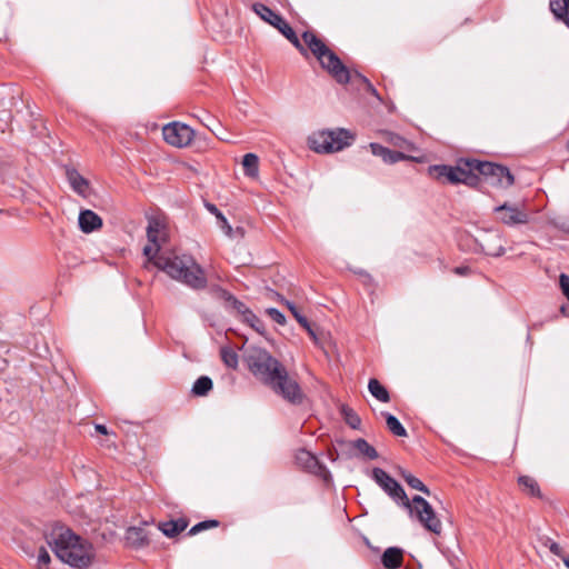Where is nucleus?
<instances>
[{"instance_id":"obj_1","label":"nucleus","mask_w":569,"mask_h":569,"mask_svg":"<svg viewBox=\"0 0 569 569\" xmlns=\"http://www.w3.org/2000/svg\"><path fill=\"white\" fill-rule=\"evenodd\" d=\"M147 238L150 244L143 248V254L159 270L170 278L178 280L194 290L206 288L207 278L203 269L191 256H158L162 243L167 241V228L158 218H150L147 227Z\"/></svg>"},{"instance_id":"obj_2","label":"nucleus","mask_w":569,"mask_h":569,"mask_svg":"<svg viewBox=\"0 0 569 569\" xmlns=\"http://www.w3.org/2000/svg\"><path fill=\"white\" fill-rule=\"evenodd\" d=\"M247 363L252 375L269 386L277 395L293 405L302 402L303 393L299 383L267 350L251 348L247 355Z\"/></svg>"},{"instance_id":"obj_3","label":"nucleus","mask_w":569,"mask_h":569,"mask_svg":"<svg viewBox=\"0 0 569 569\" xmlns=\"http://www.w3.org/2000/svg\"><path fill=\"white\" fill-rule=\"evenodd\" d=\"M372 478L396 502H400L411 517H416L425 529L435 535L441 533V521L425 498L415 496L410 501L399 482L381 468L372 469Z\"/></svg>"},{"instance_id":"obj_4","label":"nucleus","mask_w":569,"mask_h":569,"mask_svg":"<svg viewBox=\"0 0 569 569\" xmlns=\"http://www.w3.org/2000/svg\"><path fill=\"white\" fill-rule=\"evenodd\" d=\"M47 543L64 563L78 569L89 567L93 560L92 545L63 525H54L46 533Z\"/></svg>"},{"instance_id":"obj_5","label":"nucleus","mask_w":569,"mask_h":569,"mask_svg":"<svg viewBox=\"0 0 569 569\" xmlns=\"http://www.w3.org/2000/svg\"><path fill=\"white\" fill-rule=\"evenodd\" d=\"M302 40L306 47L320 62L321 67L326 69L339 83H348L350 80V72L347 67L341 62L339 57L331 51L326 43L318 38L312 31H305Z\"/></svg>"},{"instance_id":"obj_6","label":"nucleus","mask_w":569,"mask_h":569,"mask_svg":"<svg viewBox=\"0 0 569 569\" xmlns=\"http://www.w3.org/2000/svg\"><path fill=\"white\" fill-rule=\"evenodd\" d=\"M355 140V134L343 128L322 130L309 137L308 143L317 153H331L349 147Z\"/></svg>"},{"instance_id":"obj_7","label":"nucleus","mask_w":569,"mask_h":569,"mask_svg":"<svg viewBox=\"0 0 569 569\" xmlns=\"http://www.w3.org/2000/svg\"><path fill=\"white\" fill-rule=\"evenodd\" d=\"M493 212L498 222L510 227L525 226L530 222V212L523 202H505L495 207Z\"/></svg>"},{"instance_id":"obj_8","label":"nucleus","mask_w":569,"mask_h":569,"mask_svg":"<svg viewBox=\"0 0 569 569\" xmlns=\"http://www.w3.org/2000/svg\"><path fill=\"white\" fill-rule=\"evenodd\" d=\"M252 9L263 21L277 28L302 54H306V48L301 44L300 39L280 14L263 3H254Z\"/></svg>"},{"instance_id":"obj_9","label":"nucleus","mask_w":569,"mask_h":569,"mask_svg":"<svg viewBox=\"0 0 569 569\" xmlns=\"http://www.w3.org/2000/svg\"><path fill=\"white\" fill-rule=\"evenodd\" d=\"M470 164L477 169L478 173L485 176L492 184L499 188H510L515 182V178L507 167L479 160H473Z\"/></svg>"},{"instance_id":"obj_10","label":"nucleus","mask_w":569,"mask_h":569,"mask_svg":"<svg viewBox=\"0 0 569 569\" xmlns=\"http://www.w3.org/2000/svg\"><path fill=\"white\" fill-rule=\"evenodd\" d=\"M162 136L166 142L173 147L182 148L190 144L193 139V130L180 122L168 123L162 129Z\"/></svg>"},{"instance_id":"obj_11","label":"nucleus","mask_w":569,"mask_h":569,"mask_svg":"<svg viewBox=\"0 0 569 569\" xmlns=\"http://www.w3.org/2000/svg\"><path fill=\"white\" fill-rule=\"evenodd\" d=\"M473 160L475 159L463 160L460 162V164L456 167V174L459 178L458 183H463L470 187H475L478 184L479 178L475 173L477 172V169L472 168L470 164Z\"/></svg>"},{"instance_id":"obj_12","label":"nucleus","mask_w":569,"mask_h":569,"mask_svg":"<svg viewBox=\"0 0 569 569\" xmlns=\"http://www.w3.org/2000/svg\"><path fill=\"white\" fill-rule=\"evenodd\" d=\"M481 250L491 257H500L505 253L501 237L498 232H488L480 242Z\"/></svg>"},{"instance_id":"obj_13","label":"nucleus","mask_w":569,"mask_h":569,"mask_svg":"<svg viewBox=\"0 0 569 569\" xmlns=\"http://www.w3.org/2000/svg\"><path fill=\"white\" fill-rule=\"evenodd\" d=\"M369 147L371 149L372 154L380 157L386 163L392 164L401 160L408 159V157L405 153L399 151H392L379 143L372 142L369 144Z\"/></svg>"},{"instance_id":"obj_14","label":"nucleus","mask_w":569,"mask_h":569,"mask_svg":"<svg viewBox=\"0 0 569 569\" xmlns=\"http://www.w3.org/2000/svg\"><path fill=\"white\" fill-rule=\"evenodd\" d=\"M369 147L371 149L372 154L380 157L386 163L392 164L401 160L408 159V157L405 153L399 151H392L379 143L372 142L369 144Z\"/></svg>"},{"instance_id":"obj_15","label":"nucleus","mask_w":569,"mask_h":569,"mask_svg":"<svg viewBox=\"0 0 569 569\" xmlns=\"http://www.w3.org/2000/svg\"><path fill=\"white\" fill-rule=\"evenodd\" d=\"M369 147L371 149L372 154L380 157L386 163L392 164L401 160L408 159V157L405 153L399 151H392L379 143L372 142L369 144Z\"/></svg>"},{"instance_id":"obj_16","label":"nucleus","mask_w":569,"mask_h":569,"mask_svg":"<svg viewBox=\"0 0 569 569\" xmlns=\"http://www.w3.org/2000/svg\"><path fill=\"white\" fill-rule=\"evenodd\" d=\"M102 226L101 218L91 210H83L79 214V227L86 232L90 233Z\"/></svg>"},{"instance_id":"obj_17","label":"nucleus","mask_w":569,"mask_h":569,"mask_svg":"<svg viewBox=\"0 0 569 569\" xmlns=\"http://www.w3.org/2000/svg\"><path fill=\"white\" fill-rule=\"evenodd\" d=\"M429 172L433 178L438 180L448 181L453 184L458 183L459 181V178L456 174V167L446 164L431 166L429 168Z\"/></svg>"},{"instance_id":"obj_18","label":"nucleus","mask_w":569,"mask_h":569,"mask_svg":"<svg viewBox=\"0 0 569 569\" xmlns=\"http://www.w3.org/2000/svg\"><path fill=\"white\" fill-rule=\"evenodd\" d=\"M403 552L400 548L389 547L385 550L381 561L387 569H398L402 565Z\"/></svg>"},{"instance_id":"obj_19","label":"nucleus","mask_w":569,"mask_h":569,"mask_svg":"<svg viewBox=\"0 0 569 569\" xmlns=\"http://www.w3.org/2000/svg\"><path fill=\"white\" fill-rule=\"evenodd\" d=\"M127 541L134 548H141L149 543L148 533L143 528L131 527L127 530Z\"/></svg>"},{"instance_id":"obj_20","label":"nucleus","mask_w":569,"mask_h":569,"mask_svg":"<svg viewBox=\"0 0 569 569\" xmlns=\"http://www.w3.org/2000/svg\"><path fill=\"white\" fill-rule=\"evenodd\" d=\"M188 523L183 519L160 522L158 529L167 537L173 538L187 528Z\"/></svg>"},{"instance_id":"obj_21","label":"nucleus","mask_w":569,"mask_h":569,"mask_svg":"<svg viewBox=\"0 0 569 569\" xmlns=\"http://www.w3.org/2000/svg\"><path fill=\"white\" fill-rule=\"evenodd\" d=\"M549 6L555 17L569 27V0H550Z\"/></svg>"},{"instance_id":"obj_22","label":"nucleus","mask_w":569,"mask_h":569,"mask_svg":"<svg viewBox=\"0 0 569 569\" xmlns=\"http://www.w3.org/2000/svg\"><path fill=\"white\" fill-rule=\"evenodd\" d=\"M67 177H68V180H69L72 189L77 193H79L81 196H84L87 193L89 183L77 170L68 169Z\"/></svg>"},{"instance_id":"obj_23","label":"nucleus","mask_w":569,"mask_h":569,"mask_svg":"<svg viewBox=\"0 0 569 569\" xmlns=\"http://www.w3.org/2000/svg\"><path fill=\"white\" fill-rule=\"evenodd\" d=\"M296 461L308 471H315L318 467L317 458L308 450L301 449L296 455Z\"/></svg>"},{"instance_id":"obj_24","label":"nucleus","mask_w":569,"mask_h":569,"mask_svg":"<svg viewBox=\"0 0 569 569\" xmlns=\"http://www.w3.org/2000/svg\"><path fill=\"white\" fill-rule=\"evenodd\" d=\"M270 296L276 297L281 303H283L292 313V316L296 318V320L299 322L301 327L308 326V319L302 316L296 305L287 299H284L281 295L278 292L270 290Z\"/></svg>"},{"instance_id":"obj_25","label":"nucleus","mask_w":569,"mask_h":569,"mask_svg":"<svg viewBox=\"0 0 569 569\" xmlns=\"http://www.w3.org/2000/svg\"><path fill=\"white\" fill-rule=\"evenodd\" d=\"M351 446L355 449H357L360 455H362L363 457H366L370 460H375L378 458L377 450L371 445H369L367 440H365L362 438H359V439L352 441Z\"/></svg>"},{"instance_id":"obj_26","label":"nucleus","mask_w":569,"mask_h":569,"mask_svg":"<svg viewBox=\"0 0 569 569\" xmlns=\"http://www.w3.org/2000/svg\"><path fill=\"white\" fill-rule=\"evenodd\" d=\"M369 392L379 401L388 402L390 400V396L388 390L377 380L370 379L368 383Z\"/></svg>"},{"instance_id":"obj_27","label":"nucleus","mask_w":569,"mask_h":569,"mask_svg":"<svg viewBox=\"0 0 569 569\" xmlns=\"http://www.w3.org/2000/svg\"><path fill=\"white\" fill-rule=\"evenodd\" d=\"M382 416L386 418L387 428L397 437H406L407 430L401 425V422L398 420L397 417H395L391 413L382 412Z\"/></svg>"},{"instance_id":"obj_28","label":"nucleus","mask_w":569,"mask_h":569,"mask_svg":"<svg viewBox=\"0 0 569 569\" xmlns=\"http://www.w3.org/2000/svg\"><path fill=\"white\" fill-rule=\"evenodd\" d=\"M227 299L231 301L233 308L243 316L244 321H257L260 323L259 318L252 311H250L243 302L239 301L231 295H228Z\"/></svg>"},{"instance_id":"obj_29","label":"nucleus","mask_w":569,"mask_h":569,"mask_svg":"<svg viewBox=\"0 0 569 569\" xmlns=\"http://www.w3.org/2000/svg\"><path fill=\"white\" fill-rule=\"evenodd\" d=\"M519 486L521 489L527 492L530 496L539 497L540 496V489L537 483V481L528 476H521L518 479Z\"/></svg>"},{"instance_id":"obj_30","label":"nucleus","mask_w":569,"mask_h":569,"mask_svg":"<svg viewBox=\"0 0 569 569\" xmlns=\"http://www.w3.org/2000/svg\"><path fill=\"white\" fill-rule=\"evenodd\" d=\"M258 163L259 159L254 153H247L243 156L242 166L244 173L249 177L258 176Z\"/></svg>"},{"instance_id":"obj_31","label":"nucleus","mask_w":569,"mask_h":569,"mask_svg":"<svg viewBox=\"0 0 569 569\" xmlns=\"http://www.w3.org/2000/svg\"><path fill=\"white\" fill-rule=\"evenodd\" d=\"M341 415L345 419V422L352 429H359L361 425V418L359 415L351 408L347 406L341 407Z\"/></svg>"},{"instance_id":"obj_32","label":"nucleus","mask_w":569,"mask_h":569,"mask_svg":"<svg viewBox=\"0 0 569 569\" xmlns=\"http://www.w3.org/2000/svg\"><path fill=\"white\" fill-rule=\"evenodd\" d=\"M400 475H401L402 479L407 482V485L409 487H411L412 489L419 490V491H421V492H423L426 495H430V491L427 488V486H425V483L420 479L415 477L412 473L402 470L400 472Z\"/></svg>"},{"instance_id":"obj_33","label":"nucleus","mask_w":569,"mask_h":569,"mask_svg":"<svg viewBox=\"0 0 569 569\" xmlns=\"http://www.w3.org/2000/svg\"><path fill=\"white\" fill-rule=\"evenodd\" d=\"M212 389V380L207 377L202 376L196 380L192 387V392L196 396H206L210 390Z\"/></svg>"},{"instance_id":"obj_34","label":"nucleus","mask_w":569,"mask_h":569,"mask_svg":"<svg viewBox=\"0 0 569 569\" xmlns=\"http://www.w3.org/2000/svg\"><path fill=\"white\" fill-rule=\"evenodd\" d=\"M221 359L229 368L236 369L238 367V355L231 348L221 349Z\"/></svg>"},{"instance_id":"obj_35","label":"nucleus","mask_w":569,"mask_h":569,"mask_svg":"<svg viewBox=\"0 0 569 569\" xmlns=\"http://www.w3.org/2000/svg\"><path fill=\"white\" fill-rule=\"evenodd\" d=\"M219 522L217 520H206V521H201L197 525H194L190 531H189V535L193 536V535H197L198 532L202 531V530H206V529H209V528H214V527H218Z\"/></svg>"},{"instance_id":"obj_36","label":"nucleus","mask_w":569,"mask_h":569,"mask_svg":"<svg viewBox=\"0 0 569 569\" xmlns=\"http://www.w3.org/2000/svg\"><path fill=\"white\" fill-rule=\"evenodd\" d=\"M389 136H390L389 141L395 147L408 149V150L411 148V143L408 140L403 139L402 137H400L398 134H393V133H389Z\"/></svg>"},{"instance_id":"obj_37","label":"nucleus","mask_w":569,"mask_h":569,"mask_svg":"<svg viewBox=\"0 0 569 569\" xmlns=\"http://www.w3.org/2000/svg\"><path fill=\"white\" fill-rule=\"evenodd\" d=\"M266 312L277 323H279V325H284L286 323L284 315L282 312H280L278 309H276V308H268L266 310Z\"/></svg>"},{"instance_id":"obj_38","label":"nucleus","mask_w":569,"mask_h":569,"mask_svg":"<svg viewBox=\"0 0 569 569\" xmlns=\"http://www.w3.org/2000/svg\"><path fill=\"white\" fill-rule=\"evenodd\" d=\"M50 562V555L44 548H40L38 555V569L41 567H47Z\"/></svg>"},{"instance_id":"obj_39","label":"nucleus","mask_w":569,"mask_h":569,"mask_svg":"<svg viewBox=\"0 0 569 569\" xmlns=\"http://www.w3.org/2000/svg\"><path fill=\"white\" fill-rule=\"evenodd\" d=\"M219 227L227 237L232 238L234 236V230L227 220H223V222L220 223ZM236 232L242 234V230L240 228H237Z\"/></svg>"},{"instance_id":"obj_40","label":"nucleus","mask_w":569,"mask_h":569,"mask_svg":"<svg viewBox=\"0 0 569 569\" xmlns=\"http://www.w3.org/2000/svg\"><path fill=\"white\" fill-rule=\"evenodd\" d=\"M547 546L552 555L560 557L562 560L563 558H568L567 556H563L562 548L557 542L549 540V543H547Z\"/></svg>"},{"instance_id":"obj_41","label":"nucleus","mask_w":569,"mask_h":569,"mask_svg":"<svg viewBox=\"0 0 569 569\" xmlns=\"http://www.w3.org/2000/svg\"><path fill=\"white\" fill-rule=\"evenodd\" d=\"M559 286H560V289H561L563 296L569 293V276L568 274L561 273L559 276Z\"/></svg>"},{"instance_id":"obj_42","label":"nucleus","mask_w":569,"mask_h":569,"mask_svg":"<svg viewBox=\"0 0 569 569\" xmlns=\"http://www.w3.org/2000/svg\"><path fill=\"white\" fill-rule=\"evenodd\" d=\"M549 222H550L553 227H556V228H558V229H560V230H562V231L569 232V224H568V223H566L565 221H561L560 219H556V218H555V219H550V220H549Z\"/></svg>"},{"instance_id":"obj_43","label":"nucleus","mask_w":569,"mask_h":569,"mask_svg":"<svg viewBox=\"0 0 569 569\" xmlns=\"http://www.w3.org/2000/svg\"><path fill=\"white\" fill-rule=\"evenodd\" d=\"M453 272L458 276H468L471 272V269L468 266H460L453 269Z\"/></svg>"},{"instance_id":"obj_44","label":"nucleus","mask_w":569,"mask_h":569,"mask_svg":"<svg viewBox=\"0 0 569 569\" xmlns=\"http://www.w3.org/2000/svg\"><path fill=\"white\" fill-rule=\"evenodd\" d=\"M303 329L307 330V332L309 333V336L311 337V339L315 341V342H318V335L315 330V328L308 322V326L307 327H302Z\"/></svg>"},{"instance_id":"obj_45","label":"nucleus","mask_w":569,"mask_h":569,"mask_svg":"<svg viewBox=\"0 0 569 569\" xmlns=\"http://www.w3.org/2000/svg\"><path fill=\"white\" fill-rule=\"evenodd\" d=\"M362 80L366 82L368 91H369L371 94L376 96V97L380 100V97H379V94H378V92H377L376 88H375V87H373V86L368 81V79L362 78Z\"/></svg>"},{"instance_id":"obj_46","label":"nucleus","mask_w":569,"mask_h":569,"mask_svg":"<svg viewBox=\"0 0 569 569\" xmlns=\"http://www.w3.org/2000/svg\"><path fill=\"white\" fill-rule=\"evenodd\" d=\"M253 329H256L257 331L261 332V330L263 329V323L260 321V323H258L257 321H247Z\"/></svg>"},{"instance_id":"obj_47","label":"nucleus","mask_w":569,"mask_h":569,"mask_svg":"<svg viewBox=\"0 0 569 569\" xmlns=\"http://www.w3.org/2000/svg\"><path fill=\"white\" fill-rule=\"evenodd\" d=\"M96 430H97L98 432L102 433V435H107V433H108V431H107V427H106V426H103V425H97V426H96Z\"/></svg>"},{"instance_id":"obj_48","label":"nucleus","mask_w":569,"mask_h":569,"mask_svg":"<svg viewBox=\"0 0 569 569\" xmlns=\"http://www.w3.org/2000/svg\"><path fill=\"white\" fill-rule=\"evenodd\" d=\"M206 207L212 214L219 211V209L212 203H207Z\"/></svg>"},{"instance_id":"obj_49","label":"nucleus","mask_w":569,"mask_h":569,"mask_svg":"<svg viewBox=\"0 0 569 569\" xmlns=\"http://www.w3.org/2000/svg\"><path fill=\"white\" fill-rule=\"evenodd\" d=\"M214 216L217 217L219 224L222 223L223 220H227L220 210L218 212H216Z\"/></svg>"},{"instance_id":"obj_50","label":"nucleus","mask_w":569,"mask_h":569,"mask_svg":"<svg viewBox=\"0 0 569 569\" xmlns=\"http://www.w3.org/2000/svg\"><path fill=\"white\" fill-rule=\"evenodd\" d=\"M214 216L217 217L219 224L222 223L223 220H227L220 210L218 212H216Z\"/></svg>"},{"instance_id":"obj_51","label":"nucleus","mask_w":569,"mask_h":569,"mask_svg":"<svg viewBox=\"0 0 569 569\" xmlns=\"http://www.w3.org/2000/svg\"><path fill=\"white\" fill-rule=\"evenodd\" d=\"M560 311H561L562 315L569 317V305L568 306H562L560 308Z\"/></svg>"},{"instance_id":"obj_52","label":"nucleus","mask_w":569,"mask_h":569,"mask_svg":"<svg viewBox=\"0 0 569 569\" xmlns=\"http://www.w3.org/2000/svg\"><path fill=\"white\" fill-rule=\"evenodd\" d=\"M563 563L569 569V558H563Z\"/></svg>"},{"instance_id":"obj_53","label":"nucleus","mask_w":569,"mask_h":569,"mask_svg":"<svg viewBox=\"0 0 569 569\" xmlns=\"http://www.w3.org/2000/svg\"><path fill=\"white\" fill-rule=\"evenodd\" d=\"M568 300V303H569V292L565 296Z\"/></svg>"}]
</instances>
